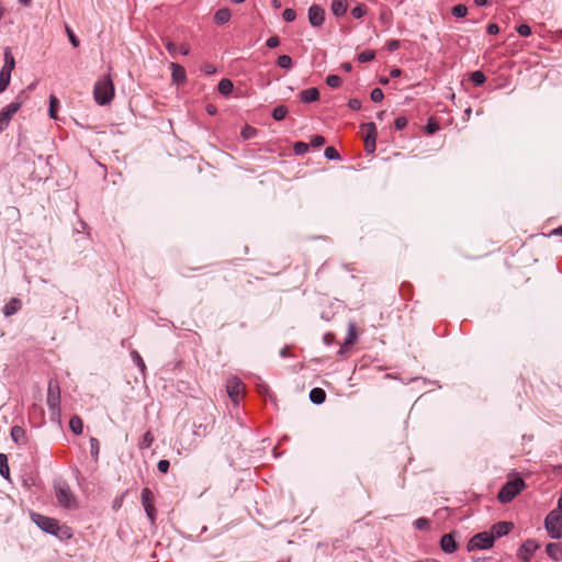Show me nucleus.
I'll use <instances>...</instances> for the list:
<instances>
[{
	"label": "nucleus",
	"instance_id": "13",
	"mask_svg": "<svg viewBox=\"0 0 562 562\" xmlns=\"http://www.w3.org/2000/svg\"><path fill=\"white\" fill-rule=\"evenodd\" d=\"M325 21V10L317 4H313L308 9V22L313 27H321Z\"/></svg>",
	"mask_w": 562,
	"mask_h": 562
},
{
	"label": "nucleus",
	"instance_id": "19",
	"mask_svg": "<svg viewBox=\"0 0 562 562\" xmlns=\"http://www.w3.org/2000/svg\"><path fill=\"white\" fill-rule=\"evenodd\" d=\"M22 307V303L19 299L13 297L4 306H3V314L8 317L15 313H18Z\"/></svg>",
	"mask_w": 562,
	"mask_h": 562
},
{
	"label": "nucleus",
	"instance_id": "62",
	"mask_svg": "<svg viewBox=\"0 0 562 562\" xmlns=\"http://www.w3.org/2000/svg\"><path fill=\"white\" fill-rule=\"evenodd\" d=\"M280 355L283 358L288 357L290 355L289 348L288 347L282 348L281 351H280Z\"/></svg>",
	"mask_w": 562,
	"mask_h": 562
},
{
	"label": "nucleus",
	"instance_id": "42",
	"mask_svg": "<svg viewBox=\"0 0 562 562\" xmlns=\"http://www.w3.org/2000/svg\"><path fill=\"white\" fill-rule=\"evenodd\" d=\"M310 145L304 142H296L293 146V150L296 155H304L308 151Z\"/></svg>",
	"mask_w": 562,
	"mask_h": 562
},
{
	"label": "nucleus",
	"instance_id": "31",
	"mask_svg": "<svg viewBox=\"0 0 562 562\" xmlns=\"http://www.w3.org/2000/svg\"><path fill=\"white\" fill-rule=\"evenodd\" d=\"M470 79L475 86H482L486 81V77L481 70L473 71Z\"/></svg>",
	"mask_w": 562,
	"mask_h": 562
},
{
	"label": "nucleus",
	"instance_id": "50",
	"mask_svg": "<svg viewBox=\"0 0 562 562\" xmlns=\"http://www.w3.org/2000/svg\"><path fill=\"white\" fill-rule=\"evenodd\" d=\"M407 125V119L405 116H398L394 121V126L396 130H403Z\"/></svg>",
	"mask_w": 562,
	"mask_h": 562
},
{
	"label": "nucleus",
	"instance_id": "30",
	"mask_svg": "<svg viewBox=\"0 0 562 562\" xmlns=\"http://www.w3.org/2000/svg\"><path fill=\"white\" fill-rule=\"evenodd\" d=\"M233 87H234L233 82L226 78L222 79L218 82V91H220V93H222L224 95L229 94L233 91Z\"/></svg>",
	"mask_w": 562,
	"mask_h": 562
},
{
	"label": "nucleus",
	"instance_id": "16",
	"mask_svg": "<svg viewBox=\"0 0 562 562\" xmlns=\"http://www.w3.org/2000/svg\"><path fill=\"white\" fill-rule=\"evenodd\" d=\"M171 68V78L176 83H183L187 80V74L184 67L177 63L170 64Z\"/></svg>",
	"mask_w": 562,
	"mask_h": 562
},
{
	"label": "nucleus",
	"instance_id": "4",
	"mask_svg": "<svg viewBox=\"0 0 562 562\" xmlns=\"http://www.w3.org/2000/svg\"><path fill=\"white\" fill-rule=\"evenodd\" d=\"M25 99V92L22 91L16 95L13 102L9 103L0 111V133L8 127L12 116L21 109Z\"/></svg>",
	"mask_w": 562,
	"mask_h": 562
},
{
	"label": "nucleus",
	"instance_id": "61",
	"mask_svg": "<svg viewBox=\"0 0 562 562\" xmlns=\"http://www.w3.org/2000/svg\"><path fill=\"white\" fill-rule=\"evenodd\" d=\"M206 111H207L209 114L213 115V114L216 113V108L213 104H207Z\"/></svg>",
	"mask_w": 562,
	"mask_h": 562
},
{
	"label": "nucleus",
	"instance_id": "12",
	"mask_svg": "<svg viewBox=\"0 0 562 562\" xmlns=\"http://www.w3.org/2000/svg\"><path fill=\"white\" fill-rule=\"evenodd\" d=\"M540 548V544L533 539H527L518 549L517 557L524 562H530L533 553Z\"/></svg>",
	"mask_w": 562,
	"mask_h": 562
},
{
	"label": "nucleus",
	"instance_id": "36",
	"mask_svg": "<svg viewBox=\"0 0 562 562\" xmlns=\"http://www.w3.org/2000/svg\"><path fill=\"white\" fill-rule=\"evenodd\" d=\"M368 12V9L364 4H358L351 10V14L355 19H361L363 18Z\"/></svg>",
	"mask_w": 562,
	"mask_h": 562
},
{
	"label": "nucleus",
	"instance_id": "63",
	"mask_svg": "<svg viewBox=\"0 0 562 562\" xmlns=\"http://www.w3.org/2000/svg\"><path fill=\"white\" fill-rule=\"evenodd\" d=\"M474 3L479 7H484L488 3V0H474Z\"/></svg>",
	"mask_w": 562,
	"mask_h": 562
},
{
	"label": "nucleus",
	"instance_id": "7",
	"mask_svg": "<svg viewBox=\"0 0 562 562\" xmlns=\"http://www.w3.org/2000/svg\"><path fill=\"white\" fill-rule=\"evenodd\" d=\"M55 496L59 505L65 508H71L75 506V497L74 494L65 482H59L55 484Z\"/></svg>",
	"mask_w": 562,
	"mask_h": 562
},
{
	"label": "nucleus",
	"instance_id": "11",
	"mask_svg": "<svg viewBox=\"0 0 562 562\" xmlns=\"http://www.w3.org/2000/svg\"><path fill=\"white\" fill-rule=\"evenodd\" d=\"M34 522L45 532L50 535H57L59 531L58 520L43 516L41 514L32 515Z\"/></svg>",
	"mask_w": 562,
	"mask_h": 562
},
{
	"label": "nucleus",
	"instance_id": "48",
	"mask_svg": "<svg viewBox=\"0 0 562 562\" xmlns=\"http://www.w3.org/2000/svg\"><path fill=\"white\" fill-rule=\"evenodd\" d=\"M325 138L322 136V135H314L312 138H311V142H310V145L312 147H321L325 144Z\"/></svg>",
	"mask_w": 562,
	"mask_h": 562
},
{
	"label": "nucleus",
	"instance_id": "47",
	"mask_svg": "<svg viewBox=\"0 0 562 562\" xmlns=\"http://www.w3.org/2000/svg\"><path fill=\"white\" fill-rule=\"evenodd\" d=\"M282 18L285 22H293L296 18V13L293 9H285L282 13Z\"/></svg>",
	"mask_w": 562,
	"mask_h": 562
},
{
	"label": "nucleus",
	"instance_id": "8",
	"mask_svg": "<svg viewBox=\"0 0 562 562\" xmlns=\"http://www.w3.org/2000/svg\"><path fill=\"white\" fill-rule=\"evenodd\" d=\"M494 541V535H491V532H479L468 542V551L490 549L493 547Z\"/></svg>",
	"mask_w": 562,
	"mask_h": 562
},
{
	"label": "nucleus",
	"instance_id": "17",
	"mask_svg": "<svg viewBox=\"0 0 562 562\" xmlns=\"http://www.w3.org/2000/svg\"><path fill=\"white\" fill-rule=\"evenodd\" d=\"M547 554L554 561L562 560V542H550L546 546Z\"/></svg>",
	"mask_w": 562,
	"mask_h": 562
},
{
	"label": "nucleus",
	"instance_id": "26",
	"mask_svg": "<svg viewBox=\"0 0 562 562\" xmlns=\"http://www.w3.org/2000/svg\"><path fill=\"white\" fill-rule=\"evenodd\" d=\"M363 127L366 130L364 140L375 142L376 135H378L375 124L370 122V123L364 124Z\"/></svg>",
	"mask_w": 562,
	"mask_h": 562
},
{
	"label": "nucleus",
	"instance_id": "32",
	"mask_svg": "<svg viewBox=\"0 0 562 562\" xmlns=\"http://www.w3.org/2000/svg\"><path fill=\"white\" fill-rule=\"evenodd\" d=\"M288 114V108L284 106V105H279V106H276L272 111V117L276 120V121H281L283 120Z\"/></svg>",
	"mask_w": 562,
	"mask_h": 562
},
{
	"label": "nucleus",
	"instance_id": "9",
	"mask_svg": "<svg viewBox=\"0 0 562 562\" xmlns=\"http://www.w3.org/2000/svg\"><path fill=\"white\" fill-rule=\"evenodd\" d=\"M140 499L148 519L154 524L156 520L157 510L155 507V496L151 490L144 487L142 490Z\"/></svg>",
	"mask_w": 562,
	"mask_h": 562
},
{
	"label": "nucleus",
	"instance_id": "55",
	"mask_svg": "<svg viewBox=\"0 0 562 562\" xmlns=\"http://www.w3.org/2000/svg\"><path fill=\"white\" fill-rule=\"evenodd\" d=\"M255 134H256V130L250 126H246L241 132L243 137L246 139L252 137Z\"/></svg>",
	"mask_w": 562,
	"mask_h": 562
},
{
	"label": "nucleus",
	"instance_id": "1",
	"mask_svg": "<svg viewBox=\"0 0 562 562\" xmlns=\"http://www.w3.org/2000/svg\"><path fill=\"white\" fill-rule=\"evenodd\" d=\"M114 83L110 74L103 76L94 83L93 98L99 105L109 104L114 98Z\"/></svg>",
	"mask_w": 562,
	"mask_h": 562
},
{
	"label": "nucleus",
	"instance_id": "21",
	"mask_svg": "<svg viewBox=\"0 0 562 562\" xmlns=\"http://www.w3.org/2000/svg\"><path fill=\"white\" fill-rule=\"evenodd\" d=\"M11 438L18 445H25L26 443V434H25L24 428H22L20 426H13L11 428Z\"/></svg>",
	"mask_w": 562,
	"mask_h": 562
},
{
	"label": "nucleus",
	"instance_id": "25",
	"mask_svg": "<svg viewBox=\"0 0 562 562\" xmlns=\"http://www.w3.org/2000/svg\"><path fill=\"white\" fill-rule=\"evenodd\" d=\"M69 427L75 435H81L83 430V422L78 415H74L69 420Z\"/></svg>",
	"mask_w": 562,
	"mask_h": 562
},
{
	"label": "nucleus",
	"instance_id": "41",
	"mask_svg": "<svg viewBox=\"0 0 562 562\" xmlns=\"http://www.w3.org/2000/svg\"><path fill=\"white\" fill-rule=\"evenodd\" d=\"M439 123L435 119H429L427 125L425 126V131L427 134L432 135L437 131H439Z\"/></svg>",
	"mask_w": 562,
	"mask_h": 562
},
{
	"label": "nucleus",
	"instance_id": "58",
	"mask_svg": "<svg viewBox=\"0 0 562 562\" xmlns=\"http://www.w3.org/2000/svg\"><path fill=\"white\" fill-rule=\"evenodd\" d=\"M364 149L368 154H372L375 150V142L364 140Z\"/></svg>",
	"mask_w": 562,
	"mask_h": 562
},
{
	"label": "nucleus",
	"instance_id": "10",
	"mask_svg": "<svg viewBox=\"0 0 562 562\" xmlns=\"http://www.w3.org/2000/svg\"><path fill=\"white\" fill-rule=\"evenodd\" d=\"M226 391L232 402L237 405L244 395L245 385L240 379L233 376L227 380Z\"/></svg>",
	"mask_w": 562,
	"mask_h": 562
},
{
	"label": "nucleus",
	"instance_id": "6",
	"mask_svg": "<svg viewBox=\"0 0 562 562\" xmlns=\"http://www.w3.org/2000/svg\"><path fill=\"white\" fill-rule=\"evenodd\" d=\"M544 528L552 539L562 537V510L555 508L544 518Z\"/></svg>",
	"mask_w": 562,
	"mask_h": 562
},
{
	"label": "nucleus",
	"instance_id": "49",
	"mask_svg": "<svg viewBox=\"0 0 562 562\" xmlns=\"http://www.w3.org/2000/svg\"><path fill=\"white\" fill-rule=\"evenodd\" d=\"M517 32L520 36H529L531 34V27L528 24H520L517 27Z\"/></svg>",
	"mask_w": 562,
	"mask_h": 562
},
{
	"label": "nucleus",
	"instance_id": "33",
	"mask_svg": "<svg viewBox=\"0 0 562 562\" xmlns=\"http://www.w3.org/2000/svg\"><path fill=\"white\" fill-rule=\"evenodd\" d=\"M277 64L280 68L290 69L292 67V58L289 55L278 57Z\"/></svg>",
	"mask_w": 562,
	"mask_h": 562
},
{
	"label": "nucleus",
	"instance_id": "18",
	"mask_svg": "<svg viewBox=\"0 0 562 562\" xmlns=\"http://www.w3.org/2000/svg\"><path fill=\"white\" fill-rule=\"evenodd\" d=\"M358 339V331H357V326H356V323L355 322H349L348 323V333H347V336L344 340V344H342V347L344 348H349L350 346H352Z\"/></svg>",
	"mask_w": 562,
	"mask_h": 562
},
{
	"label": "nucleus",
	"instance_id": "46",
	"mask_svg": "<svg viewBox=\"0 0 562 562\" xmlns=\"http://www.w3.org/2000/svg\"><path fill=\"white\" fill-rule=\"evenodd\" d=\"M370 98L373 102L379 103L383 100L384 93L380 88H374L371 91Z\"/></svg>",
	"mask_w": 562,
	"mask_h": 562
},
{
	"label": "nucleus",
	"instance_id": "24",
	"mask_svg": "<svg viewBox=\"0 0 562 562\" xmlns=\"http://www.w3.org/2000/svg\"><path fill=\"white\" fill-rule=\"evenodd\" d=\"M231 19V11L227 8L218 9L214 14V22L218 25L225 24Z\"/></svg>",
	"mask_w": 562,
	"mask_h": 562
},
{
	"label": "nucleus",
	"instance_id": "43",
	"mask_svg": "<svg viewBox=\"0 0 562 562\" xmlns=\"http://www.w3.org/2000/svg\"><path fill=\"white\" fill-rule=\"evenodd\" d=\"M468 13V8L464 4H457L452 8V14L456 18H464Z\"/></svg>",
	"mask_w": 562,
	"mask_h": 562
},
{
	"label": "nucleus",
	"instance_id": "35",
	"mask_svg": "<svg viewBox=\"0 0 562 562\" xmlns=\"http://www.w3.org/2000/svg\"><path fill=\"white\" fill-rule=\"evenodd\" d=\"M131 357L134 361V363L140 369V371L144 373L145 370H146V366H145V362L143 360V358L140 357V355L136 351V350H133L131 352Z\"/></svg>",
	"mask_w": 562,
	"mask_h": 562
},
{
	"label": "nucleus",
	"instance_id": "53",
	"mask_svg": "<svg viewBox=\"0 0 562 562\" xmlns=\"http://www.w3.org/2000/svg\"><path fill=\"white\" fill-rule=\"evenodd\" d=\"M266 45L269 48H276L280 45V40L277 35H273L267 40Z\"/></svg>",
	"mask_w": 562,
	"mask_h": 562
},
{
	"label": "nucleus",
	"instance_id": "34",
	"mask_svg": "<svg viewBox=\"0 0 562 562\" xmlns=\"http://www.w3.org/2000/svg\"><path fill=\"white\" fill-rule=\"evenodd\" d=\"M65 31H66V34L69 38V42L71 43V45L77 48L79 47L80 45V41L79 38L76 36V34L74 33V31L70 29V26L68 24H65Z\"/></svg>",
	"mask_w": 562,
	"mask_h": 562
},
{
	"label": "nucleus",
	"instance_id": "2",
	"mask_svg": "<svg viewBox=\"0 0 562 562\" xmlns=\"http://www.w3.org/2000/svg\"><path fill=\"white\" fill-rule=\"evenodd\" d=\"M60 386L57 380L50 379L47 386L46 403L53 417L59 418L61 414L60 408Z\"/></svg>",
	"mask_w": 562,
	"mask_h": 562
},
{
	"label": "nucleus",
	"instance_id": "56",
	"mask_svg": "<svg viewBox=\"0 0 562 562\" xmlns=\"http://www.w3.org/2000/svg\"><path fill=\"white\" fill-rule=\"evenodd\" d=\"M348 105L351 110L358 111L361 109V101L359 99H350Z\"/></svg>",
	"mask_w": 562,
	"mask_h": 562
},
{
	"label": "nucleus",
	"instance_id": "38",
	"mask_svg": "<svg viewBox=\"0 0 562 562\" xmlns=\"http://www.w3.org/2000/svg\"><path fill=\"white\" fill-rule=\"evenodd\" d=\"M414 526L418 530H428L430 528V521L428 518L420 517L414 521Z\"/></svg>",
	"mask_w": 562,
	"mask_h": 562
},
{
	"label": "nucleus",
	"instance_id": "57",
	"mask_svg": "<svg viewBox=\"0 0 562 562\" xmlns=\"http://www.w3.org/2000/svg\"><path fill=\"white\" fill-rule=\"evenodd\" d=\"M499 32V26L496 23H491L487 25V33L491 35H495Z\"/></svg>",
	"mask_w": 562,
	"mask_h": 562
},
{
	"label": "nucleus",
	"instance_id": "5",
	"mask_svg": "<svg viewBox=\"0 0 562 562\" xmlns=\"http://www.w3.org/2000/svg\"><path fill=\"white\" fill-rule=\"evenodd\" d=\"M4 65L0 70V93L4 92L11 81V72L15 68L14 56L10 47H5L3 52Z\"/></svg>",
	"mask_w": 562,
	"mask_h": 562
},
{
	"label": "nucleus",
	"instance_id": "40",
	"mask_svg": "<svg viewBox=\"0 0 562 562\" xmlns=\"http://www.w3.org/2000/svg\"><path fill=\"white\" fill-rule=\"evenodd\" d=\"M324 155L329 160H338V159H340V155H339L338 150L335 147H333V146L326 147L325 151H324Z\"/></svg>",
	"mask_w": 562,
	"mask_h": 562
},
{
	"label": "nucleus",
	"instance_id": "51",
	"mask_svg": "<svg viewBox=\"0 0 562 562\" xmlns=\"http://www.w3.org/2000/svg\"><path fill=\"white\" fill-rule=\"evenodd\" d=\"M170 468V462L168 460H160L157 464V469L161 473H167Z\"/></svg>",
	"mask_w": 562,
	"mask_h": 562
},
{
	"label": "nucleus",
	"instance_id": "28",
	"mask_svg": "<svg viewBox=\"0 0 562 562\" xmlns=\"http://www.w3.org/2000/svg\"><path fill=\"white\" fill-rule=\"evenodd\" d=\"M0 474L3 479L10 481V469L8 458L4 453H0Z\"/></svg>",
	"mask_w": 562,
	"mask_h": 562
},
{
	"label": "nucleus",
	"instance_id": "39",
	"mask_svg": "<svg viewBox=\"0 0 562 562\" xmlns=\"http://www.w3.org/2000/svg\"><path fill=\"white\" fill-rule=\"evenodd\" d=\"M375 57V52L371 49H367L358 55V60L360 63H368L373 60Z\"/></svg>",
	"mask_w": 562,
	"mask_h": 562
},
{
	"label": "nucleus",
	"instance_id": "23",
	"mask_svg": "<svg viewBox=\"0 0 562 562\" xmlns=\"http://www.w3.org/2000/svg\"><path fill=\"white\" fill-rule=\"evenodd\" d=\"M310 400L314 404H317V405L323 404L325 402V400H326V393L321 387H314L310 392Z\"/></svg>",
	"mask_w": 562,
	"mask_h": 562
},
{
	"label": "nucleus",
	"instance_id": "14",
	"mask_svg": "<svg viewBox=\"0 0 562 562\" xmlns=\"http://www.w3.org/2000/svg\"><path fill=\"white\" fill-rule=\"evenodd\" d=\"M440 548L446 553H453L458 549V543L453 533H446L440 539Z\"/></svg>",
	"mask_w": 562,
	"mask_h": 562
},
{
	"label": "nucleus",
	"instance_id": "45",
	"mask_svg": "<svg viewBox=\"0 0 562 562\" xmlns=\"http://www.w3.org/2000/svg\"><path fill=\"white\" fill-rule=\"evenodd\" d=\"M57 106H58V99L52 94L49 98V115L52 119H56Z\"/></svg>",
	"mask_w": 562,
	"mask_h": 562
},
{
	"label": "nucleus",
	"instance_id": "44",
	"mask_svg": "<svg viewBox=\"0 0 562 562\" xmlns=\"http://www.w3.org/2000/svg\"><path fill=\"white\" fill-rule=\"evenodd\" d=\"M90 451H91V456L97 459L99 456V451H100V442L94 437L90 438Z\"/></svg>",
	"mask_w": 562,
	"mask_h": 562
},
{
	"label": "nucleus",
	"instance_id": "52",
	"mask_svg": "<svg viewBox=\"0 0 562 562\" xmlns=\"http://www.w3.org/2000/svg\"><path fill=\"white\" fill-rule=\"evenodd\" d=\"M166 49L168 50V53L172 56V57H176L177 53H178V47L177 45L171 42V41H167L166 42Z\"/></svg>",
	"mask_w": 562,
	"mask_h": 562
},
{
	"label": "nucleus",
	"instance_id": "29",
	"mask_svg": "<svg viewBox=\"0 0 562 562\" xmlns=\"http://www.w3.org/2000/svg\"><path fill=\"white\" fill-rule=\"evenodd\" d=\"M213 424H214V419L210 418L205 424H200V425L195 426L194 432L199 436H205L206 434L210 432Z\"/></svg>",
	"mask_w": 562,
	"mask_h": 562
},
{
	"label": "nucleus",
	"instance_id": "15",
	"mask_svg": "<svg viewBox=\"0 0 562 562\" xmlns=\"http://www.w3.org/2000/svg\"><path fill=\"white\" fill-rule=\"evenodd\" d=\"M514 528L513 522L509 521H498L493 525L491 535H494V539L497 537H503L508 535Z\"/></svg>",
	"mask_w": 562,
	"mask_h": 562
},
{
	"label": "nucleus",
	"instance_id": "20",
	"mask_svg": "<svg viewBox=\"0 0 562 562\" xmlns=\"http://www.w3.org/2000/svg\"><path fill=\"white\" fill-rule=\"evenodd\" d=\"M300 99L305 103L315 102L319 99V91L317 88L305 89L301 91Z\"/></svg>",
	"mask_w": 562,
	"mask_h": 562
},
{
	"label": "nucleus",
	"instance_id": "22",
	"mask_svg": "<svg viewBox=\"0 0 562 562\" xmlns=\"http://www.w3.org/2000/svg\"><path fill=\"white\" fill-rule=\"evenodd\" d=\"M348 10V3L346 0H333L331 1V12L336 16L344 15Z\"/></svg>",
	"mask_w": 562,
	"mask_h": 562
},
{
	"label": "nucleus",
	"instance_id": "60",
	"mask_svg": "<svg viewBox=\"0 0 562 562\" xmlns=\"http://www.w3.org/2000/svg\"><path fill=\"white\" fill-rule=\"evenodd\" d=\"M402 74L401 69L400 68H393L390 72L391 77L393 78H396V77H400Z\"/></svg>",
	"mask_w": 562,
	"mask_h": 562
},
{
	"label": "nucleus",
	"instance_id": "37",
	"mask_svg": "<svg viewBox=\"0 0 562 562\" xmlns=\"http://www.w3.org/2000/svg\"><path fill=\"white\" fill-rule=\"evenodd\" d=\"M326 83L330 87V88H339L342 83V80L341 78L338 76V75H329L327 78H326Z\"/></svg>",
	"mask_w": 562,
	"mask_h": 562
},
{
	"label": "nucleus",
	"instance_id": "27",
	"mask_svg": "<svg viewBox=\"0 0 562 562\" xmlns=\"http://www.w3.org/2000/svg\"><path fill=\"white\" fill-rule=\"evenodd\" d=\"M153 442H154V435L151 434L150 430H147L143 435L142 439L138 441L137 446L140 450H145V449H148L153 445Z\"/></svg>",
	"mask_w": 562,
	"mask_h": 562
},
{
	"label": "nucleus",
	"instance_id": "64",
	"mask_svg": "<svg viewBox=\"0 0 562 562\" xmlns=\"http://www.w3.org/2000/svg\"><path fill=\"white\" fill-rule=\"evenodd\" d=\"M558 509L562 510V490H561L560 497L558 499Z\"/></svg>",
	"mask_w": 562,
	"mask_h": 562
},
{
	"label": "nucleus",
	"instance_id": "59",
	"mask_svg": "<svg viewBox=\"0 0 562 562\" xmlns=\"http://www.w3.org/2000/svg\"><path fill=\"white\" fill-rule=\"evenodd\" d=\"M178 52H179L180 54H182V55H189V53H190V47H189V45H187V44H182V45H180V47H179Z\"/></svg>",
	"mask_w": 562,
	"mask_h": 562
},
{
	"label": "nucleus",
	"instance_id": "54",
	"mask_svg": "<svg viewBox=\"0 0 562 562\" xmlns=\"http://www.w3.org/2000/svg\"><path fill=\"white\" fill-rule=\"evenodd\" d=\"M400 46H401V42L398 40H390L386 43V48L390 52H394V50L398 49Z\"/></svg>",
	"mask_w": 562,
	"mask_h": 562
},
{
	"label": "nucleus",
	"instance_id": "3",
	"mask_svg": "<svg viewBox=\"0 0 562 562\" xmlns=\"http://www.w3.org/2000/svg\"><path fill=\"white\" fill-rule=\"evenodd\" d=\"M525 487V482L521 477H516L506 482L499 490L497 499L502 504L512 502L516 495H518Z\"/></svg>",
	"mask_w": 562,
	"mask_h": 562
}]
</instances>
